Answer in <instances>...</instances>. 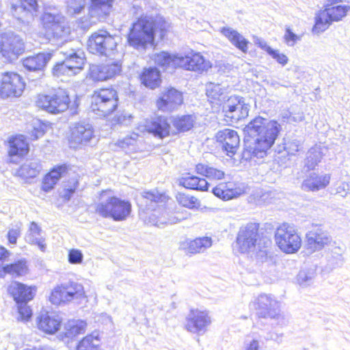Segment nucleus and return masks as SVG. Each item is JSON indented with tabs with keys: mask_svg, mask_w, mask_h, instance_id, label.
Segmentation results:
<instances>
[{
	"mask_svg": "<svg viewBox=\"0 0 350 350\" xmlns=\"http://www.w3.org/2000/svg\"><path fill=\"white\" fill-rule=\"evenodd\" d=\"M118 103V94L114 89H99L92 96L91 109L98 116L106 117L117 108Z\"/></svg>",
	"mask_w": 350,
	"mask_h": 350,
	"instance_id": "9",
	"label": "nucleus"
},
{
	"mask_svg": "<svg viewBox=\"0 0 350 350\" xmlns=\"http://www.w3.org/2000/svg\"><path fill=\"white\" fill-rule=\"evenodd\" d=\"M140 127L142 131H147L161 139L170 135V124L165 116H157L146 120L144 124Z\"/></svg>",
	"mask_w": 350,
	"mask_h": 350,
	"instance_id": "21",
	"label": "nucleus"
},
{
	"mask_svg": "<svg viewBox=\"0 0 350 350\" xmlns=\"http://www.w3.org/2000/svg\"><path fill=\"white\" fill-rule=\"evenodd\" d=\"M137 135L134 134L133 136L124 137L122 140L118 142V146L124 148L126 146H133L135 144Z\"/></svg>",
	"mask_w": 350,
	"mask_h": 350,
	"instance_id": "63",
	"label": "nucleus"
},
{
	"mask_svg": "<svg viewBox=\"0 0 350 350\" xmlns=\"http://www.w3.org/2000/svg\"><path fill=\"white\" fill-rule=\"evenodd\" d=\"M176 200L180 204L189 208H193L199 204L198 199L195 197L182 193L176 196Z\"/></svg>",
	"mask_w": 350,
	"mask_h": 350,
	"instance_id": "53",
	"label": "nucleus"
},
{
	"mask_svg": "<svg viewBox=\"0 0 350 350\" xmlns=\"http://www.w3.org/2000/svg\"><path fill=\"white\" fill-rule=\"evenodd\" d=\"M146 5L145 0H134L133 3V10L134 14H141L143 11V7Z\"/></svg>",
	"mask_w": 350,
	"mask_h": 350,
	"instance_id": "64",
	"label": "nucleus"
},
{
	"mask_svg": "<svg viewBox=\"0 0 350 350\" xmlns=\"http://www.w3.org/2000/svg\"><path fill=\"white\" fill-rule=\"evenodd\" d=\"M77 350H100L98 335H88L78 344Z\"/></svg>",
	"mask_w": 350,
	"mask_h": 350,
	"instance_id": "46",
	"label": "nucleus"
},
{
	"mask_svg": "<svg viewBox=\"0 0 350 350\" xmlns=\"http://www.w3.org/2000/svg\"><path fill=\"white\" fill-rule=\"evenodd\" d=\"M1 271L14 278L23 276L28 271L27 261L25 259H20L8 265H3L1 264Z\"/></svg>",
	"mask_w": 350,
	"mask_h": 350,
	"instance_id": "35",
	"label": "nucleus"
},
{
	"mask_svg": "<svg viewBox=\"0 0 350 350\" xmlns=\"http://www.w3.org/2000/svg\"><path fill=\"white\" fill-rule=\"evenodd\" d=\"M104 65H92L90 68V77L94 81L107 80Z\"/></svg>",
	"mask_w": 350,
	"mask_h": 350,
	"instance_id": "51",
	"label": "nucleus"
},
{
	"mask_svg": "<svg viewBox=\"0 0 350 350\" xmlns=\"http://www.w3.org/2000/svg\"><path fill=\"white\" fill-rule=\"evenodd\" d=\"M62 293L66 297V301L79 299L84 295L83 286L77 282H69L62 284Z\"/></svg>",
	"mask_w": 350,
	"mask_h": 350,
	"instance_id": "37",
	"label": "nucleus"
},
{
	"mask_svg": "<svg viewBox=\"0 0 350 350\" xmlns=\"http://www.w3.org/2000/svg\"><path fill=\"white\" fill-rule=\"evenodd\" d=\"M59 53L64 55V59L53 66L51 71L53 77L59 78L64 76H73L82 70L85 64L83 51L70 48L68 50L62 49Z\"/></svg>",
	"mask_w": 350,
	"mask_h": 350,
	"instance_id": "8",
	"label": "nucleus"
},
{
	"mask_svg": "<svg viewBox=\"0 0 350 350\" xmlns=\"http://www.w3.org/2000/svg\"><path fill=\"white\" fill-rule=\"evenodd\" d=\"M83 259L82 252L79 250L72 249L68 253V261L71 264H80Z\"/></svg>",
	"mask_w": 350,
	"mask_h": 350,
	"instance_id": "57",
	"label": "nucleus"
},
{
	"mask_svg": "<svg viewBox=\"0 0 350 350\" xmlns=\"http://www.w3.org/2000/svg\"><path fill=\"white\" fill-rule=\"evenodd\" d=\"M275 240L279 248L287 254L297 252L301 245V237L294 227L288 224H283L277 228Z\"/></svg>",
	"mask_w": 350,
	"mask_h": 350,
	"instance_id": "11",
	"label": "nucleus"
},
{
	"mask_svg": "<svg viewBox=\"0 0 350 350\" xmlns=\"http://www.w3.org/2000/svg\"><path fill=\"white\" fill-rule=\"evenodd\" d=\"M215 138L228 156L232 157L235 154L240 143L239 136L236 131L230 129L219 131Z\"/></svg>",
	"mask_w": 350,
	"mask_h": 350,
	"instance_id": "17",
	"label": "nucleus"
},
{
	"mask_svg": "<svg viewBox=\"0 0 350 350\" xmlns=\"http://www.w3.org/2000/svg\"><path fill=\"white\" fill-rule=\"evenodd\" d=\"M38 7L37 0H20L18 5H12L11 12L18 21L29 23L33 20Z\"/></svg>",
	"mask_w": 350,
	"mask_h": 350,
	"instance_id": "19",
	"label": "nucleus"
},
{
	"mask_svg": "<svg viewBox=\"0 0 350 350\" xmlns=\"http://www.w3.org/2000/svg\"><path fill=\"white\" fill-rule=\"evenodd\" d=\"M213 244L212 239L208 237L196 238L188 243L187 252L191 254L202 253Z\"/></svg>",
	"mask_w": 350,
	"mask_h": 350,
	"instance_id": "41",
	"label": "nucleus"
},
{
	"mask_svg": "<svg viewBox=\"0 0 350 350\" xmlns=\"http://www.w3.org/2000/svg\"><path fill=\"white\" fill-rule=\"evenodd\" d=\"M87 323L81 320H70L65 325V335L72 338L85 332Z\"/></svg>",
	"mask_w": 350,
	"mask_h": 350,
	"instance_id": "43",
	"label": "nucleus"
},
{
	"mask_svg": "<svg viewBox=\"0 0 350 350\" xmlns=\"http://www.w3.org/2000/svg\"><path fill=\"white\" fill-rule=\"evenodd\" d=\"M176 60H179V54L171 55L164 51L155 55L154 57L155 63L164 69L178 68L179 66V61Z\"/></svg>",
	"mask_w": 350,
	"mask_h": 350,
	"instance_id": "39",
	"label": "nucleus"
},
{
	"mask_svg": "<svg viewBox=\"0 0 350 350\" xmlns=\"http://www.w3.org/2000/svg\"><path fill=\"white\" fill-rule=\"evenodd\" d=\"M169 28V24L160 16L140 17L133 23L128 34L127 40L130 46L137 50L146 49L152 45L156 32H159L162 39Z\"/></svg>",
	"mask_w": 350,
	"mask_h": 350,
	"instance_id": "2",
	"label": "nucleus"
},
{
	"mask_svg": "<svg viewBox=\"0 0 350 350\" xmlns=\"http://www.w3.org/2000/svg\"><path fill=\"white\" fill-rule=\"evenodd\" d=\"M179 68L188 70L202 72L211 68L209 61L206 60L200 53H191L190 55L179 54Z\"/></svg>",
	"mask_w": 350,
	"mask_h": 350,
	"instance_id": "20",
	"label": "nucleus"
},
{
	"mask_svg": "<svg viewBox=\"0 0 350 350\" xmlns=\"http://www.w3.org/2000/svg\"><path fill=\"white\" fill-rule=\"evenodd\" d=\"M53 55V51H43L23 59V65L29 71H41L46 67Z\"/></svg>",
	"mask_w": 350,
	"mask_h": 350,
	"instance_id": "24",
	"label": "nucleus"
},
{
	"mask_svg": "<svg viewBox=\"0 0 350 350\" xmlns=\"http://www.w3.org/2000/svg\"><path fill=\"white\" fill-rule=\"evenodd\" d=\"M323 158V153L319 147L311 148L306 159L305 165L308 170H313L321 162Z\"/></svg>",
	"mask_w": 350,
	"mask_h": 350,
	"instance_id": "47",
	"label": "nucleus"
},
{
	"mask_svg": "<svg viewBox=\"0 0 350 350\" xmlns=\"http://www.w3.org/2000/svg\"><path fill=\"white\" fill-rule=\"evenodd\" d=\"M196 170L198 174L211 179L221 180L224 177L223 171L202 163L196 165Z\"/></svg>",
	"mask_w": 350,
	"mask_h": 350,
	"instance_id": "44",
	"label": "nucleus"
},
{
	"mask_svg": "<svg viewBox=\"0 0 350 350\" xmlns=\"http://www.w3.org/2000/svg\"><path fill=\"white\" fill-rule=\"evenodd\" d=\"M23 39L15 32L8 30L1 33V57L8 62L18 59L25 51Z\"/></svg>",
	"mask_w": 350,
	"mask_h": 350,
	"instance_id": "13",
	"label": "nucleus"
},
{
	"mask_svg": "<svg viewBox=\"0 0 350 350\" xmlns=\"http://www.w3.org/2000/svg\"><path fill=\"white\" fill-rule=\"evenodd\" d=\"M220 32L237 49L243 53L247 52L249 42L237 31L230 27H224L221 28Z\"/></svg>",
	"mask_w": 350,
	"mask_h": 350,
	"instance_id": "30",
	"label": "nucleus"
},
{
	"mask_svg": "<svg viewBox=\"0 0 350 350\" xmlns=\"http://www.w3.org/2000/svg\"><path fill=\"white\" fill-rule=\"evenodd\" d=\"M307 250L310 252L322 250L331 242V237L321 228L309 231L306 234Z\"/></svg>",
	"mask_w": 350,
	"mask_h": 350,
	"instance_id": "23",
	"label": "nucleus"
},
{
	"mask_svg": "<svg viewBox=\"0 0 350 350\" xmlns=\"http://www.w3.org/2000/svg\"><path fill=\"white\" fill-rule=\"evenodd\" d=\"M120 58L121 57H116L115 59H113V60H115L113 63L103 64L105 70L106 71L105 72L107 79L114 77L115 76L120 73L122 68Z\"/></svg>",
	"mask_w": 350,
	"mask_h": 350,
	"instance_id": "50",
	"label": "nucleus"
},
{
	"mask_svg": "<svg viewBox=\"0 0 350 350\" xmlns=\"http://www.w3.org/2000/svg\"><path fill=\"white\" fill-rule=\"evenodd\" d=\"M37 322L39 329L45 333L53 334L59 330L62 319L57 314L42 312L38 317Z\"/></svg>",
	"mask_w": 350,
	"mask_h": 350,
	"instance_id": "26",
	"label": "nucleus"
},
{
	"mask_svg": "<svg viewBox=\"0 0 350 350\" xmlns=\"http://www.w3.org/2000/svg\"><path fill=\"white\" fill-rule=\"evenodd\" d=\"M66 172V167L65 165H60L54 167L44 176L42 182V189L44 191H49L51 190Z\"/></svg>",
	"mask_w": 350,
	"mask_h": 350,
	"instance_id": "34",
	"label": "nucleus"
},
{
	"mask_svg": "<svg viewBox=\"0 0 350 350\" xmlns=\"http://www.w3.org/2000/svg\"><path fill=\"white\" fill-rule=\"evenodd\" d=\"M206 95L214 100H220L225 92L226 88L219 83H209L206 87Z\"/></svg>",
	"mask_w": 350,
	"mask_h": 350,
	"instance_id": "48",
	"label": "nucleus"
},
{
	"mask_svg": "<svg viewBox=\"0 0 350 350\" xmlns=\"http://www.w3.org/2000/svg\"><path fill=\"white\" fill-rule=\"evenodd\" d=\"M107 192L103 191L100 199L94 205L95 213L103 218L120 221L126 219L131 212V204L116 196L105 198Z\"/></svg>",
	"mask_w": 350,
	"mask_h": 350,
	"instance_id": "5",
	"label": "nucleus"
},
{
	"mask_svg": "<svg viewBox=\"0 0 350 350\" xmlns=\"http://www.w3.org/2000/svg\"><path fill=\"white\" fill-rule=\"evenodd\" d=\"M258 228L259 225L256 223H249L241 227L237 234L236 245L240 253L264 262L269 258V247L271 241L260 238Z\"/></svg>",
	"mask_w": 350,
	"mask_h": 350,
	"instance_id": "3",
	"label": "nucleus"
},
{
	"mask_svg": "<svg viewBox=\"0 0 350 350\" xmlns=\"http://www.w3.org/2000/svg\"><path fill=\"white\" fill-rule=\"evenodd\" d=\"M254 306L260 317L276 319L281 326L286 325L287 320L280 312V304L271 295L260 294L254 301Z\"/></svg>",
	"mask_w": 350,
	"mask_h": 350,
	"instance_id": "10",
	"label": "nucleus"
},
{
	"mask_svg": "<svg viewBox=\"0 0 350 350\" xmlns=\"http://www.w3.org/2000/svg\"><path fill=\"white\" fill-rule=\"evenodd\" d=\"M42 166L40 161L36 159H27L17 170L16 174L23 178L36 177Z\"/></svg>",
	"mask_w": 350,
	"mask_h": 350,
	"instance_id": "29",
	"label": "nucleus"
},
{
	"mask_svg": "<svg viewBox=\"0 0 350 350\" xmlns=\"http://www.w3.org/2000/svg\"><path fill=\"white\" fill-rule=\"evenodd\" d=\"M284 118H286L288 119V122H299L304 120V115L303 112H298L297 113H293L291 112H288Z\"/></svg>",
	"mask_w": 350,
	"mask_h": 350,
	"instance_id": "62",
	"label": "nucleus"
},
{
	"mask_svg": "<svg viewBox=\"0 0 350 350\" xmlns=\"http://www.w3.org/2000/svg\"><path fill=\"white\" fill-rule=\"evenodd\" d=\"M183 102V94L171 88L162 93L157 101V105L159 109L163 111H172L181 105Z\"/></svg>",
	"mask_w": 350,
	"mask_h": 350,
	"instance_id": "22",
	"label": "nucleus"
},
{
	"mask_svg": "<svg viewBox=\"0 0 350 350\" xmlns=\"http://www.w3.org/2000/svg\"><path fill=\"white\" fill-rule=\"evenodd\" d=\"M27 302H20L18 304V310L21 320L27 321L32 314L29 306L27 305Z\"/></svg>",
	"mask_w": 350,
	"mask_h": 350,
	"instance_id": "56",
	"label": "nucleus"
},
{
	"mask_svg": "<svg viewBox=\"0 0 350 350\" xmlns=\"http://www.w3.org/2000/svg\"><path fill=\"white\" fill-rule=\"evenodd\" d=\"M172 122L178 131L185 132L193 127L194 118L191 115L177 116L173 118Z\"/></svg>",
	"mask_w": 350,
	"mask_h": 350,
	"instance_id": "45",
	"label": "nucleus"
},
{
	"mask_svg": "<svg viewBox=\"0 0 350 350\" xmlns=\"http://www.w3.org/2000/svg\"><path fill=\"white\" fill-rule=\"evenodd\" d=\"M9 155L12 157L14 156L23 157L29 152V145L23 135H18L10 139Z\"/></svg>",
	"mask_w": 350,
	"mask_h": 350,
	"instance_id": "32",
	"label": "nucleus"
},
{
	"mask_svg": "<svg viewBox=\"0 0 350 350\" xmlns=\"http://www.w3.org/2000/svg\"><path fill=\"white\" fill-rule=\"evenodd\" d=\"M36 105L51 113L65 111L69 106L70 98L65 90H58L50 94H39Z\"/></svg>",
	"mask_w": 350,
	"mask_h": 350,
	"instance_id": "12",
	"label": "nucleus"
},
{
	"mask_svg": "<svg viewBox=\"0 0 350 350\" xmlns=\"http://www.w3.org/2000/svg\"><path fill=\"white\" fill-rule=\"evenodd\" d=\"M330 175L310 174L302 183L301 188L306 191H317L325 188L329 183Z\"/></svg>",
	"mask_w": 350,
	"mask_h": 350,
	"instance_id": "28",
	"label": "nucleus"
},
{
	"mask_svg": "<svg viewBox=\"0 0 350 350\" xmlns=\"http://www.w3.org/2000/svg\"><path fill=\"white\" fill-rule=\"evenodd\" d=\"M301 144V142L297 139H293L289 141L286 144V149L287 150L288 154H295L299 150V148Z\"/></svg>",
	"mask_w": 350,
	"mask_h": 350,
	"instance_id": "60",
	"label": "nucleus"
},
{
	"mask_svg": "<svg viewBox=\"0 0 350 350\" xmlns=\"http://www.w3.org/2000/svg\"><path fill=\"white\" fill-rule=\"evenodd\" d=\"M20 228V226H16V228H12L8 231V239L10 243L15 244L16 243L21 233Z\"/></svg>",
	"mask_w": 350,
	"mask_h": 350,
	"instance_id": "61",
	"label": "nucleus"
},
{
	"mask_svg": "<svg viewBox=\"0 0 350 350\" xmlns=\"http://www.w3.org/2000/svg\"><path fill=\"white\" fill-rule=\"evenodd\" d=\"M113 0H92L89 7V15L92 23L103 21L109 14Z\"/></svg>",
	"mask_w": 350,
	"mask_h": 350,
	"instance_id": "25",
	"label": "nucleus"
},
{
	"mask_svg": "<svg viewBox=\"0 0 350 350\" xmlns=\"http://www.w3.org/2000/svg\"><path fill=\"white\" fill-rule=\"evenodd\" d=\"M140 78L142 83L150 89H155L161 83L160 72L156 68L145 69Z\"/></svg>",
	"mask_w": 350,
	"mask_h": 350,
	"instance_id": "38",
	"label": "nucleus"
},
{
	"mask_svg": "<svg viewBox=\"0 0 350 350\" xmlns=\"http://www.w3.org/2000/svg\"><path fill=\"white\" fill-rule=\"evenodd\" d=\"M120 37L112 35L105 29H99L89 37L87 48L90 53L109 59L122 57V53L117 50Z\"/></svg>",
	"mask_w": 350,
	"mask_h": 350,
	"instance_id": "6",
	"label": "nucleus"
},
{
	"mask_svg": "<svg viewBox=\"0 0 350 350\" xmlns=\"http://www.w3.org/2000/svg\"><path fill=\"white\" fill-rule=\"evenodd\" d=\"M260 341L257 339L246 338L244 341L243 350H260Z\"/></svg>",
	"mask_w": 350,
	"mask_h": 350,
	"instance_id": "59",
	"label": "nucleus"
},
{
	"mask_svg": "<svg viewBox=\"0 0 350 350\" xmlns=\"http://www.w3.org/2000/svg\"><path fill=\"white\" fill-rule=\"evenodd\" d=\"M166 198L164 194L160 193L157 190H152L142 192L139 200L142 204L150 208L149 206H152V204L165 202Z\"/></svg>",
	"mask_w": 350,
	"mask_h": 350,
	"instance_id": "42",
	"label": "nucleus"
},
{
	"mask_svg": "<svg viewBox=\"0 0 350 350\" xmlns=\"http://www.w3.org/2000/svg\"><path fill=\"white\" fill-rule=\"evenodd\" d=\"M178 185L187 189L207 191L209 184L204 178L196 176H187L178 179Z\"/></svg>",
	"mask_w": 350,
	"mask_h": 350,
	"instance_id": "33",
	"label": "nucleus"
},
{
	"mask_svg": "<svg viewBox=\"0 0 350 350\" xmlns=\"http://www.w3.org/2000/svg\"><path fill=\"white\" fill-rule=\"evenodd\" d=\"M177 222V219L169 215V213L163 209L154 210L148 217V223L159 228L165 224H172Z\"/></svg>",
	"mask_w": 350,
	"mask_h": 350,
	"instance_id": "31",
	"label": "nucleus"
},
{
	"mask_svg": "<svg viewBox=\"0 0 350 350\" xmlns=\"http://www.w3.org/2000/svg\"><path fill=\"white\" fill-rule=\"evenodd\" d=\"M67 12L70 15L80 14L86 5V0H66Z\"/></svg>",
	"mask_w": 350,
	"mask_h": 350,
	"instance_id": "49",
	"label": "nucleus"
},
{
	"mask_svg": "<svg viewBox=\"0 0 350 350\" xmlns=\"http://www.w3.org/2000/svg\"><path fill=\"white\" fill-rule=\"evenodd\" d=\"M211 323V318L206 310H191L186 318L187 331L198 334H204Z\"/></svg>",
	"mask_w": 350,
	"mask_h": 350,
	"instance_id": "16",
	"label": "nucleus"
},
{
	"mask_svg": "<svg viewBox=\"0 0 350 350\" xmlns=\"http://www.w3.org/2000/svg\"><path fill=\"white\" fill-rule=\"evenodd\" d=\"M8 291L16 302L19 304L31 300L34 297L36 290L31 286L14 282L8 286Z\"/></svg>",
	"mask_w": 350,
	"mask_h": 350,
	"instance_id": "27",
	"label": "nucleus"
},
{
	"mask_svg": "<svg viewBox=\"0 0 350 350\" xmlns=\"http://www.w3.org/2000/svg\"><path fill=\"white\" fill-rule=\"evenodd\" d=\"M269 55L282 66H285L288 61V58L284 53H281L279 50L268 49Z\"/></svg>",
	"mask_w": 350,
	"mask_h": 350,
	"instance_id": "55",
	"label": "nucleus"
},
{
	"mask_svg": "<svg viewBox=\"0 0 350 350\" xmlns=\"http://www.w3.org/2000/svg\"><path fill=\"white\" fill-rule=\"evenodd\" d=\"M25 240L30 244L37 245L41 251H45L46 244L44 239L41 236V228L33 221L30 224Z\"/></svg>",
	"mask_w": 350,
	"mask_h": 350,
	"instance_id": "36",
	"label": "nucleus"
},
{
	"mask_svg": "<svg viewBox=\"0 0 350 350\" xmlns=\"http://www.w3.org/2000/svg\"><path fill=\"white\" fill-rule=\"evenodd\" d=\"M93 136V127L90 124L85 122L75 123L71 129L70 146L76 148L79 145L86 144Z\"/></svg>",
	"mask_w": 350,
	"mask_h": 350,
	"instance_id": "18",
	"label": "nucleus"
},
{
	"mask_svg": "<svg viewBox=\"0 0 350 350\" xmlns=\"http://www.w3.org/2000/svg\"><path fill=\"white\" fill-rule=\"evenodd\" d=\"M281 131L280 124L261 116L252 119L244 128L250 138L245 142V150L251 157L262 159L274 144Z\"/></svg>",
	"mask_w": 350,
	"mask_h": 350,
	"instance_id": "1",
	"label": "nucleus"
},
{
	"mask_svg": "<svg viewBox=\"0 0 350 350\" xmlns=\"http://www.w3.org/2000/svg\"><path fill=\"white\" fill-rule=\"evenodd\" d=\"M250 106L245 104L243 97L230 96L223 107L225 116L230 119L232 123H236L248 116Z\"/></svg>",
	"mask_w": 350,
	"mask_h": 350,
	"instance_id": "14",
	"label": "nucleus"
},
{
	"mask_svg": "<svg viewBox=\"0 0 350 350\" xmlns=\"http://www.w3.org/2000/svg\"><path fill=\"white\" fill-rule=\"evenodd\" d=\"M25 86L22 78L17 73L5 72L1 75V98L20 96Z\"/></svg>",
	"mask_w": 350,
	"mask_h": 350,
	"instance_id": "15",
	"label": "nucleus"
},
{
	"mask_svg": "<svg viewBox=\"0 0 350 350\" xmlns=\"http://www.w3.org/2000/svg\"><path fill=\"white\" fill-rule=\"evenodd\" d=\"M45 33L49 42L58 46L66 42L70 27L66 18L55 8L46 9L42 16Z\"/></svg>",
	"mask_w": 350,
	"mask_h": 350,
	"instance_id": "4",
	"label": "nucleus"
},
{
	"mask_svg": "<svg viewBox=\"0 0 350 350\" xmlns=\"http://www.w3.org/2000/svg\"><path fill=\"white\" fill-rule=\"evenodd\" d=\"M230 186L231 184L220 183L213 188L212 192L215 196L223 200H229L240 196V189H233Z\"/></svg>",
	"mask_w": 350,
	"mask_h": 350,
	"instance_id": "40",
	"label": "nucleus"
},
{
	"mask_svg": "<svg viewBox=\"0 0 350 350\" xmlns=\"http://www.w3.org/2000/svg\"><path fill=\"white\" fill-rule=\"evenodd\" d=\"M315 277L314 269L301 270L297 275V281L301 286L310 285Z\"/></svg>",
	"mask_w": 350,
	"mask_h": 350,
	"instance_id": "52",
	"label": "nucleus"
},
{
	"mask_svg": "<svg viewBox=\"0 0 350 350\" xmlns=\"http://www.w3.org/2000/svg\"><path fill=\"white\" fill-rule=\"evenodd\" d=\"M285 42L291 46L295 45L297 40H301V36L294 33L290 28H286L284 36Z\"/></svg>",
	"mask_w": 350,
	"mask_h": 350,
	"instance_id": "58",
	"label": "nucleus"
},
{
	"mask_svg": "<svg viewBox=\"0 0 350 350\" xmlns=\"http://www.w3.org/2000/svg\"><path fill=\"white\" fill-rule=\"evenodd\" d=\"M350 10V0H328L327 7L315 16L313 33H319L325 31L332 21H339Z\"/></svg>",
	"mask_w": 350,
	"mask_h": 350,
	"instance_id": "7",
	"label": "nucleus"
},
{
	"mask_svg": "<svg viewBox=\"0 0 350 350\" xmlns=\"http://www.w3.org/2000/svg\"><path fill=\"white\" fill-rule=\"evenodd\" d=\"M50 301L55 305H59L62 302H67L66 301V297L62 293V285L56 287L51 293L49 297Z\"/></svg>",
	"mask_w": 350,
	"mask_h": 350,
	"instance_id": "54",
	"label": "nucleus"
}]
</instances>
